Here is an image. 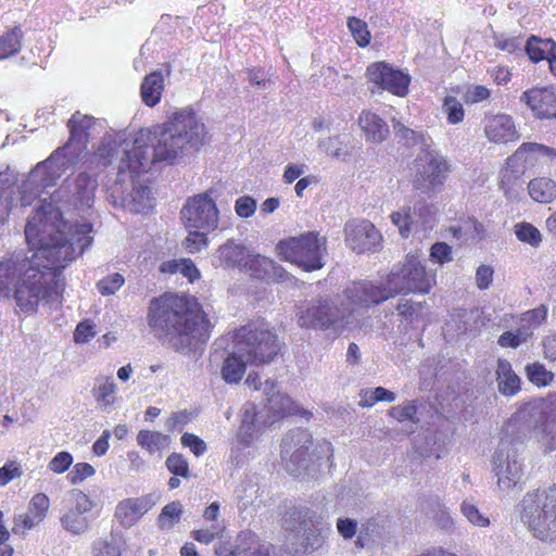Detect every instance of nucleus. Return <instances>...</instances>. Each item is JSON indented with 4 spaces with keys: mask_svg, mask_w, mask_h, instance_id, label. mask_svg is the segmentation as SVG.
<instances>
[{
    "mask_svg": "<svg viewBox=\"0 0 556 556\" xmlns=\"http://www.w3.org/2000/svg\"><path fill=\"white\" fill-rule=\"evenodd\" d=\"M88 222L67 225L61 211L42 201L25 226L29 243H40L31 257L14 251L0 261V301L13 299L20 313L37 312L40 302L56 301L64 283L61 270L92 243Z\"/></svg>",
    "mask_w": 556,
    "mask_h": 556,
    "instance_id": "f257e3e1",
    "label": "nucleus"
},
{
    "mask_svg": "<svg viewBox=\"0 0 556 556\" xmlns=\"http://www.w3.org/2000/svg\"><path fill=\"white\" fill-rule=\"evenodd\" d=\"M149 325L168 349L189 355L201 352L211 323L194 298L164 295L151 302Z\"/></svg>",
    "mask_w": 556,
    "mask_h": 556,
    "instance_id": "f03ea898",
    "label": "nucleus"
},
{
    "mask_svg": "<svg viewBox=\"0 0 556 556\" xmlns=\"http://www.w3.org/2000/svg\"><path fill=\"white\" fill-rule=\"evenodd\" d=\"M190 151L175 134L168 122L153 129H141L130 143L122 138L109 139L98 149L99 157L112 164L116 155H122L121 168L148 172L151 165L160 162L172 164Z\"/></svg>",
    "mask_w": 556,
    "mask_h": 556,
    "instance_id": "7ed1b4c3",
    "label": "nucleus"
},
{
    "mask_svg": "<svg viewBox=\"0 0 556 556\" xmlns=\"http://www.w3.org/2000/svg\"><path fill=\"white\" fill-rule=\"evenodd\" d=\"M97 125L93 116L75 112L67 122L68 141L58 148L47 160L38 163L21 185V205L29 206L45 192L54 186L65 168L78 161L86 152L91 131Z\"/></svg>",
    "mask_w": 556,
    "mask_h": 556,
    "instance_id": "20e7f679",
    "label": "nucleus"
},
{
    "mask_svg": "<svg viewBox=\"0 0 556 556\" xmlns=\"http://www.w3.org/2000/svg\"><path fill=\"white\" fill-rule=\"evenodd\" d=\"M233 349L253 365L268 364L281 349L277 333L265 320H253L233 333Z\"/></svg>",
    "mask_w": 556,
    "mask_h": 556,
    "instance_id": "39448f33",
    "label": "nucleus"
},
{
    "mask_svg": "<svg viewBox=\"0 0 556 556\" xmlns=\"http://www.w3.org/2000/svg\"><path fill=\"white\" fill-rule=\"evenodd\" d=\"M521 521L534 536L556 540V484L542 492H528L519 504Z\"/></svg>",
    "mask_w": 556,
    "mask_h": 556,
    "instance_id": "423d86ee",
    "label": "nucleus"
},
{
    "mask_svg": "<svg viewBox=\"0 0 556 556\" xmlns=\"http://www.w3.org/2000/svg\"><path fill=\"white\" fill-rule=\"evenodd\" d=\"M118 160L115 180L108 186V200L115 207H122L132 213L147 214L154 205V198L149 186L135 181V174L140 170L121 168L122 155H116L113 162Z\"/></svg>",
    "mask_w": 556,
    "mask_h": 556,
    "instance_id": "0eeeda50",
    "label": "nucleus"
},
{
    "mask_svg": "<svg viewBox=\"0 0 556 556\" xmlns=\"http://www.w3.org/2000/svg\"><path fill=\"white\" fill-rule=\"evenodd\" d=\"M296 317L299 326L307 329L327 330L359 325L353 308L341 307L328 298L311 300L306 305L299 307Z\"/></svg>",
    "mask_w": 556,
    "mask_h": 556,
    "instance_id": "6e6552de",
    "label": "nucleus"
},
{
    "mask_svg": "<svg viewBox=\"0 0 556 556\" xmlns=\"http://www.w3.org/2000/svg\"><path fill=\"white\" fill-rule=\"evenodd\" d=\"M326 243L325 237L308 231L299 237L280 241L277 247L286 261L296 264L305 271H313L325 265Z\"/></svg>",
    "mask_w": 556,
    "mask_h": 556,
    "instance_id": "1a4fd4ad",
    "label": "nucleus"
},
{
    "mask_svg": "<svg viewBox=\"0 0 556 556\" xmlns=\"http://www.w3.org/2000/svg\"><path fill=\"white\" fill-rule=\"evenodd\" d=\"M312 447L313 437L306 429H292L283 437L281 460L291 476L304 478L309 475L315 458H319Z\"/></svg>",
    "mask_w": 556,
    "mask_h": 556,
    "instance_id": "9d476101",
    "label": "nucleus"
},
{
    "mask_svg": "<svg viewBox=\"0 0 556 556\" xmlns=\"http://www.w3.org/2000/svg\"><path fill=\"white\" fill-rule=\"evenodd\" d=\"M450 173L451 164L440 151L424 150L416 159L413 187L420 194L431 198L442 190Z\"/></svg>",
    "mask_w": 556,
    "mask_h": 556,
    "instance_id": "9b49d317",
    "label": "nucleus"
},
{
    "mask_svg": "<svg viewBox=\"0 0 556 556\" xmlns=\"http://www.w3.org/2000/svg\"><path fill=\"white\" fill-rule=\"evenodd\" d=\"M521 419L527 420L538 441L545 451L556 445V394H549L538 404L523 407L519 412Z\"/></svg>",
    "mask_w": 556,
    "mask_h": 556,
    "instance_id": "f8f14e48",
    "label": "nucleus"
},
{
    "mask_svg": "<svg viewBox=\"0 0 556 556\" xmlns=\"http://www.w3.org/2000/svg\"><path fill=\"white\" fill-rule=\"evenodd\" d=\"M387 282L393 296L410 292L425 294L430 291L434 282V275L427 273L417 256L407 255L402 267L389 274Z\"/></svg>",
    "mask_w": 556,
    "mask_h": 556,
    "instance_id": "ddd939ff",
    "label": "nucleus"
},
{
    "mask_svg": "<svg viewBox=\"0 0 556 556\" xmlns=\"http://www.w3.org/2000/svg\"><path fill=\"white\" fill-rule=\"evenodd\" d=\"M313 517V513L307 507H294L283 518L285 530L302 539L300 545L294 548L296 553H313L324 543Z\"/></svg>",
    "mask_w": 556,
    "mask_h": 556,
    "instance_id": "4468645a",
    "label": "nucleus"
},
{
    "mask_svg": "<svg viewBox=\"0 0 556 556\" xmlns=\"http://www.w3.org/2000/svg\"><path fill=\"white\" fill-rule=\"evenodd\" d=\"M492 468L502 492L508 493L519 483L522 468L510 441L502 440L498 443L492 456Z\"/></svg>",
    "mask_w": 556,
    "mask_h": 556,
    "instance_id": "2eb2a0df",
    "label": "nucleus"
},
{
    "mask_svg": "<svg viewBox=\"0 0 556 556\" xmlns=\"http://www.w3.org/2000/svg\"><path fill=\"white\" fill-rule=\"evenodd\" d=\"M219 213L211 191L198 194L187 201L181 210V218L188 228L212 231L217 228Z\"/></svg>",
    "mask_w": 556,
    "mask_h": 556,
    "instance_id": "dca6fc26",
    "label": "nucleus"
},
{
    "mask_svg": "<svg viewBox=\"0 0 556 556\" xmlns=\"http://www.w3.org/2000/svg\"><path fill=\"white\" fill-rule=\"evenodd\" d=\"M97 180L87 173H79L75 177H67L62 186L54 192L58 201L73 204L77 210H90L97 189Z\"/></svg>",
    "mask_w": 556,
    "mask_h": 556,
    "instance_id": "f3484780",
    "label": "nucleus"
},
{
    "mask_svg": "<svg viewBox=\"0 0 556 556\" xmlns=\"http://www.w3.org/2000/svg\"><path fill=\"white\" fill-rule=\"evenodd\" d=\"M344 296L348 301L346 308L354 309V316L357 318V309H367L379 305L393 298L389 283L386 286L376 285L370 280H359L352 282L344 290Z\"/></svg>",
    "mask_w": 556,
    "mask_h": 556,
    "instance_id": "a211bd4d",
    "label": "nucleus"
},
{
    "mask_svg": "<svg viewBox=\"0 0 556 556\" xmlns=\"http://www.w3.org/2000/svg\"><path fill=\"white\" fill-rule=\"evenodd\" d=\"M168 123L189 151L199 150L206 143V127L193 111L186 109L175 112Z\"/></svg>",
    "mask_w": 556,
    "mask_h": 556,
    "instance_id": "6ab92c4d",
    "label": "nucleus"
},
{
    "mask_svg": "<svg viewBox=\"0 0 556 556\" xmlns=\"http://www.w3.org/2000/svg\"><path fill=\"white\" fill-rule=\"evenodd\" d=\"M346 244L356 253L375 251L382 237L369 220H350L344 226Z\"/></svg>",
    "mask_w": 556,
    "mask_h": 556,
    "instance_id": "aec40b11",
    "label": "nucleus"
},
{
    "mask_svg": "<svg viewBox=\"0 0 556 556\" xmlns=\"http://www.w3.org/2000/svg\"><path fill=\"white\" fill-rule=\"evenodd\" d=\"M367 76L370 81L395 96L404 97L408 91L409 76L384 62L370 64L367 67Z\"/></svg>",
    "mask_w": 556,
    "mask_h": 556,
    "instance_id": "412c9836",
    "label": "nucleus"
},
{
    "mask_svg": "<svg viewBox=\"0 0 556 556\" xmlns=\"http://www.w3.org/2000/svg\"><path fill=\"white\" fill-rule=\"evenodd\" d=\"M156 500L154 494L125 498L116 505L114 517L123 528H131L155 505Z\"/></svg>",
    "mask_w": 556,
    "mask_h": 556,
    "instance_id": "4be33fe9",
    "label": "nucleus"
},
{
    "mask_svg": "<svg viewBox=\"0 0 556 556\" xmlns=\"http://www.w3.org/2000/svg\"><path fill=\"white\" fill-rule=\"evenodd\" d=\"M525 102L539 118L556 117V96L551 88H532L522 93Z\"/></svg>",
    "mask_w": 556,
    "mask_h": 556,
    "instance_id": "5701e85b",
    "label": "nucleus"
},
{
    "mask_svg": "<svg viewBox=\"0 0 556 556\" xmlns=\"http://www.w3.org/2000/svg\"><path fill=\"white\" fill-rule=\"evenodd\" d=\"M251 251L252 249L244 244L229 239L217 249L214 258L224 268H239L243 270L249 256H251Z\"/></svg>",
    "mask_w": 556,
    "mask_h": 556,
    "instance_id": "b1692460",
    "label": "nucleus"
},
{
    "mask_svg": "<svg viewBox=\"0 0 556 556\" xmlns=\"http://www.w3.org/2000/svg\"><path fill=\"white\" fill-rule=\"evenodd\" d=\"M485 136L494 143H507L518 139L513 118L506 114H498L489 119Z\"/></svg>",
    "mask_w": 556,
    "mask_h": 556,
    "instance_id": "393cba45",
    "label": "nucleus"
},
{
    "mask_svg": "<svg viewBox=\"0 0 556 556\" xmlns=\"http://www.w3.org/2000/svg\"><path fill=\"white\" fill-rule=\"evenodd\" d=\"M358 125L365 134L366 140L381 143L389 137L388 124L376 113L363 111L358 116Z\"/></svg>",
    "mask_w": 556,
    "mask_h": 556,
    "instance_id": "a878e982",
    "label": "nucleus"
},
{
    "mask_svg": "<svg viewBox=\"0 0 556 556\" xmlns=\"http://www.w3.org/2000/svg\"><path fill=\"white\" fill-rule=\"evenodd\" d=\"M393 131L397 142L406 148L419 146L421 151L428 150L433 144L432 138L425 131H416L401 121L393 119Z\"/></svg>",
    "mask_w": 556,
    "mask_h": 556,
    "instance_id": "bb28decb",
    "label": "nucleus"
},
{
    "mask_svg": "<svg viewBox=\"0 0 556 556\" xmlns=\"http://www.w3.org/2000/svg\"><path fill=\"white\" fill-rule=\"evenodd\" d=\"M280 267H277L268 257H265L261 254L254 253L251 251V256H249L243 270L249 273L253 278L267 280L278 275V270Z\"/></svg>",
    "mask_w": 556,
    "mask_h": 556,
    "instance_id": "cd10ccee",
    "label": "nucleus"
},
{
    "mask_svg": "<svg viewBox=\"0 0 556 556\" xmlns=\"http://www.w3.org/2000/svg\"><path fill=\"white\" fill-rule=\"evenodd\" d=\"M496 380L498 391L504 395H514L520 389V379L507 359L497 361Z\"/></svg>",
    "mask_w": 556,
    "mask_h": 556,
    "instance_id": "c85d7f7f",
    "label": "nucleus"
},
{
    "mask_svg": "<svg viewBox=\"0 0 556 556\" xmlns=\"http://www.w3.org/2000/svg\"><path fill=\"white\" fill-rule=\"evenodd\" d=\"M164 89V78L161 72L147 75L141 84V98L148 106L156 105Z\"/></svg>",
    "mask_w": 556,
    "mask_h": 556,
    "instance_id": "c756f323",
    "label": "nucleus"
},
{
    "mask_svg": "<svg viewBox=\"0 0 556 556\" xmlns=\"http://www.w3.org/2000/svg\"><path fill=\"white\" fill-rule=\"evenodd\" d=\"M275 382L271 380H266L264 382V393L267 396L268 409L278 416L291 414V399L288 395L280 393L279 391H275Z\"/></svg>",
    "mask_w": 556,
    "mask_h": 556,
    "instance_id": "7c9ffc66",
    "label": "nucleus"
},
{
    "mask_svg": "<svg viewBox=\"0 0 556 556\" xmlns=\"http://www.w3.org/2000/svg\"><path fill=\"white\" fill-rule=\"evenodd\" d=\"M48 508V496L43 493H37L29 503L28 513L20 515L18 520L23 522L25 529H31L45 518Z\"/></svg>",
    "mask_w": 556,
    "mask_h": 556,
    "instance_id": "2f4dec72",
    "label": "nucleus"
},
{
    "mask_svg": "<svg viewBox=\"0 0 556 556\" xmlns=\"http://www.w3.org/2000/svg\"><path fill=\"white\" fill-rule=\"evenodd\" d=\"M528 190L530 197L540 203H551L556 198V182L547 177L532 179Z\"/></svg>",
    "mask_w": 556,
    "mask_h": 556,
    "instance_id": "473e14b6",
    "label": "nucleus"
},
{
    "mask_svg": "<svg viewBox=\"0 0 556 556\" xmlns=\"http://www.w3.org/2000/svg\"><path fill=\"white\" fill-rule=\"evenodd\" d=\"M247 364H250V362H247L245 357H241L233 349L222 367V376L225 381L228 383L239 382L244 375Z\"/></svg>",
    "mask_w": 556,
    "mask_h": 556,
    "instance_id": "72a5a7b5",
    "label": "nucleus"
},
{
    "mask_svg": "<svg viewBox=\"0 0 556 556\" xmlns=\"http://www.w3.org/2000/svg\"><path fill=\"white\" fill-rule=\"evenodd\" d=\"M117 387L112 377H100L92 389V395L102 407L114 404Z\"/></svg>",
    "mask_w": 556,
    "mask_h": 556,
    "instance_id": "f704fd0d",
    "label": "nucleus"
},
{
    "mask_svg": "<svg viewBox=\"0 0 556 556\" xmlns=\"http://www.w3.org/2000/svg\"><path fill=\"white\" fill-rule=\"evenodd\" d=\"M85 514L74 511L67 508V511L61 517L60 522L64 530L73 535H83L90 529V522Z\"/></svg>",
    "mask_w": 556,
    "mask_h": 556,
    "instance_id": "c9c22d12",
    "label": "nucleus"
},
{
    "mask_svg": "<svg viewBox=\"0 0 556 556\" xmlns=\"http://www.w3.org/2000/svg\"><path fill=\"white\" fill-rule=\"evenodd\" d=\"M23 31L15 26L0 36V60L15 55L22 48Z\"/></svg>",
    "mask_w": 556,
    "mask_h": 556,
    "instance_id": "e433bc0d",
    "label": "nucleus"
},
{
    "mask_svg": "<svg viewBox=\"0 0 556 556\" xmlns=\"http://www.w3.org/2000/svg\"><path fill=\"white\" fill-rule=\"evenodd\" d=\"M137 443L150 454L164 450L169 445V437L157 431L140 430Z\"/></svg>",
    "mask_w": 556,
    "mask_h": 556,
    "instance_id": "4c0bfd02",
    "label": "nucleus"
},
{
    "mask_svg": "<svg viewBox=\"0 0 556 556\" xmlns=\"http://www.w3.org/2000/svg\"><path fill=\"white\" fill-rule=\"evenodd\" d=\"M530 153H543L545 155H555L554 150L549 147L535 142H526L522 143L515 151V153L507 159V165L514 166L518 162H528L527 154Z\"/></svg>",
    "mask_w": 556,
    "mask_h": 556,
    "instance_id": "58836bf2",
    "label": "nucleus"
},
{
    "mask_svg": "<svg viewBox=\"0 0 556 556\" xmlns=\"http://www.w3.org/2000/svg\"><path fill=\"white\" fill-rule=\"evenodd\" d=\"M554 47V40L552 39H540L535 36H531L525 46V50L531 61L540 62L547 58L549 49Z\"/></svg>",
    "mask_w": 556,
    "mask_h": 556,
    "instance_id": "ea45409f",
    "label": "nucleus"
},
{
    "mask_svg": "<svg viewBox=\"0 0 556 556\" xmlns=\"http://www.w3.org/2000/svg\"><path fill=\"white\" fill-rule=\"evenodd\" d=\"M162 271H168L170 274L180 273L185 277L189 278L190 281H193L195 278H199L200 273L190 260H174L166 263H163L161 266Z\"/></svg>",
    "mask_w": 556,
    "mask_h": 556,
    "instance_id": "a19ab883",
    "label": "nucleus"
},
{
    "mask_svg": "<svg viewBox=\"0 0 556 556\" xmlns=\"http://www.w3.org/2000/svg\"><path fill=\"white\" fill-rule=\"evenodd\" d=\"M514 232L519 241L528 243L532 248H538L542 243L540 230L530 223H517L514 226Z\"/></svg>",
    "mask_w": 556,
    "mask_h": 556,
    "instance_id": "79ce46f5",
    "label": "nucleus"
},
{
    "mask_svg": "<svg viewBox=\"0 0 556 556\" xmlns=\"http://www.w3.org/2000/svg\"><path fill=\"white\" fill-rule=\"evenodd\" d=\"M460 511L472 526L485 528L490 526V519L483 515L472 498H465L460 504Z\"/></svg>",
    "mask_w": 556,
    "mask_h": 556,
    "instance_id": "37998d69",
    "label": "nucleus"
},
{
    "mask_svg": "<svg viewBox=\"0 0 556 556\" xmlns=\"http://www.w3.org/2000/svg\"><path fill=\"white\" fill-rule=\"evenodd\" d=\"M182 513V505L178 501L165 505L159 515V526L162 529L170 528L178 522Z\"/></svg>",
    "mask_w": 556,
    "mask_h": 556,
    "instance_id": "c03bdc74",
    "label": "nucleus"
},
{
    "mask_svg": "<svg viewBox=\"0 0 556 556\" xmlns=\"http://www.w3.org/2000/svg\"><path fill=\"white\" fill-rule=\"evenodd\" d=\"M528 379L538 387L547 386L554 378V374L540 363H532L526 367Z\"/></svg>",
    "mask_w": 556,
    "mask_h": 556,
    "instance_id": "a18cd8bd",
    "label": "nucleus"
},
{
    "mask_svg": "<svg viewBox=\"0 0 556 556\" xmlns=\"http://www.w3.org/2000/svg\"><path fill=\"white\" fill-rule=\"evenodd\" d=\"M348 27L359 47L369 45L371 36L364 21L357 17H349Z\"/></svg>",
    "mask_w": 556,
    "mask_h": 556,
    "instance_id": "49530a36",
    "label": "nucleus"
},
{
    "mask_svg": "<svg viewBox=\"0 0 556 556\" xmlns=\"http://www.w3.org/2000/svg\"><path fill=\"white\" fill-rule=\"evenodd\" d=\"M67 502L71 504L68 509L86 514L94 507V503L83 491L74 489L68 492Z\"/></svg>",
    "mask_w": 556,
    "mask_h": 556,
    "instance_id": "de8ad7c7",
    "label": "nucleus"
},
{
    "mask_svg": "<svg viewBox=\"0 0 556 556\" xmlns=\"http://www.w3.org/2000/svg\"><path fill=\"white\" fill-rule=\"evenodd\" d=\"M392 223L399 228L400 235L407 238L410 233V225L413 224L412 207L403 206L400 211L391 214Z\"/></svg>",
    "mask_w": 556,
    "mask_h": 556,
    "instance_id": "09e8293b",
    "label": "nucleus"
},
{
    "mask_svg": "<svg viewBox=\"0 0 556 556\" xmlns=\"http://www.w3.org/2000/svg\"><path fill=\"white\" fill-rule=\"evenodd\" d=\"M389 415L399 422L412 421L417 424L419 419L417 415V406L414 401L406 402L404 405L393 406Z\"/></svg>",
    "mask_w": 556,
    "mask_h": 556,
    "instance_id": "8fccbe9b",
    "label": "nucleus"
},
{
    "mask_svg": "<svg viewBox=\"0 0 556 556\" xmlns=\"http://www.w3.org/2000/svg\"><path fill=\"white\" fill-rule=\"evenodd\" d=\"M319 148L337 159L348 155L346 144L340 136L328 137L320 140Z\"/></svg>",
    "mask_w": 556,
    "mask_h": 556,
    "instance_id": "3c124183",
    "label": "nucleus"
},
{
    "mask_svg": "<svg viewBox=\"0 0 556 556\" xmlns=\"http://www.w3.org/2000/svg\"><path fill=\"white\" fill-rule=\"evenodd\" d=\"M494 46L508 53L520 52L522 47V39L518 36L508 37L504 34H493Z\"/></svg>",
    "mask_w": 556,
    "mask_h": 556,
    "instance_id": "603ef678",
    "label": "nucleus"
},
{
    "mask_svg": "<svg viewBox=\"0 0 556 556\" xmlns=\"http://www.w3.org/2000/svg\"><path fill=\"white\" fill-rule=\"evenodd\" d=\"M165 464H166L167 469L174 476L188 478L190 475L188 462L181 454H177V453L170 454L167 457Z\"/></svg>",
    "mask_w": 556,
    "mask_h": 556,
    "instance_id": "864d4df0",
    "label": "nucleus"
},
{
    "mask_svg": "<svg viewBox=\"0 0 556 556\" xmlns=\"http://www.w3.org/2000/svg\"><path fill=\"white\" fill-rule=\"evenodd\" d=\"M93 556H121L122 549L114 541L98 539L92 543Z\"/></svg>",
    "mask_w": 556,
    "mask_h": 556,
    "instance_id": "5fc2aeb1",
    "label": "nucleus"
},
{
    "mask_svg": "<svg viewBox=\"0 0 556 556\" xmlns=\"http://www.w3.org/2000/svg\"><path fill=\"white\" fill-rule=\"evenodd\" d=\"M443 110L447 115V121L450 124H458L464 118L463 105L454 97H446L444 99Z\"/></svg>",
    "mask_w": 556,
    "mask_h": 556,
    "instance_id": "6e6d98bb",
    "label": "nucleus"
},
{
    "mask_svg": "<svg viewBox=\"0 0 556 556\" xmlns=\"http://www.w3.org/2000/svg\"><path fill=\"white\" fill-rule=\"evenodd\" d=\"M208 231H204L203 229H195L194 231H190L188 237L185 239V248L189 253L199 252L202 248L207 245V235Z\"/></svg>",
    "mask_w": 556,
    "mask_h": 556,
    "instance_id": "4d7b16f0",
    "label": "nucleus"
},
{
    "mask_svg": "<svg viewBox=\"0 0 556 556\" xmlns=\"http://www.w3.org/2000/svg\"><path fill=\"white\" fill-rule=\"evenodd\" d=\"M124 277L116 273L101 279L97 283V288L102 295H112L124 285Z\"/></svg>",
    "mask_w": 556,
    "mask_h": 556,
    "instance_id": "13d9d810",
    "label": "nucleus"
},
{
    "mask_svg": "<svg viewBox=\"0 0 556 556\" xmlns=\"http://www.w3.org/2000/svg\"><path fill=\"white\" fill-rule=\"evenodd\" d=\"M248 80L251 85L257 86L263 90H271L274 81L267 78L266 73L263 68H248L247 70Z\"/></svg>",
    "mask_w": 556,
    "mask_h": 556,
    "instance_id": "bf43d9fd",
    "label": "nucleus"
},
{
    "mask_svg": "<svg viewBox=\"0 0 556 556\" xmlns=\"http://www.w3.org/2000/svg\"><path fill=\"white\" fill-rule=\"evenodd\" d=\"M256 210V200L250 195H243L236 200L235 211L242 218L251 217Z\"/></svg>",
    "mask_w": 556,
    "mask_h": 556,
    "instance_id": "052dcab7",
    "label": "nucleus"
},
{
    "mask_svg": "<svg viewBox=\"0 0 556 556\" xmlns=\"http://www.w3.org/2000/svg\"><path fill=\"white\" fill-rule=\"evenodd\" d=\"M430 257L439 264L448 263L453 260L452 248L445 242H435L430 249Z\"/></svg>",
    "mask_w": 556,
    "mask_h": 556,
    "instance_id": "680f3d73",
    "label": "nucleus"
},
{
    "mask_svg": "<svg viewBox=\"0 0 556 556\" xmlns=\"http://www.w3.org/2000/svg\"><path fill=\"white\" fill-rule=\"evenodd\" d=\"M94 475V468L88 463H78L68 473L67 478L73 484L84 481Z\"/></svg>",
    "mask_w": 556,
    "mask_h": 556,
    "instance_id": "e2e57ef3",
    "label": "nucleus"
},
{
    "mask_svg": "<svg viewBox=\"0 0 556 556\" xmlns=\"http://www.w3.org/2000/svg\"><path fill=\"white\" fill-rule=\"evenodd\" d=\"M73 463V457L67 452L58 453L49 463V469L56 473H62L68 469Z\"/></svg>",
    "mask_w": 556,
    "mask_h": 556,
    "instance_id": "0e129e2a",
    "label": "nucleus"
},
{
    "mask_svg": "<svg viewBox=\"0 0 556 556\" xmlns=\"http://www.w3.org/2000/svg\"><path fill=\"white\" fill-rule=\"evenodd\" d=\"M94 325L89 320L80 321L74 332V340L76 343H86L96 336L93 330Z\"/></svg>",
    "mask_w": 556,
    "mask_h": 556,
    "instance_id": "69168bd1",
    "label": "nucleus"
},
{
    "mask_svg": "<svg viewBox=\"0 0 556 556\" xmlns=\"http://www.w3.org/2000/svg\"><path fill=\"white\" fill-rule=\"evenodd\" d=\"M181 444L190 447L195 456H200L206 451L205 442L192 433H184L181 437Z\"/></svg>",
    "mask_w": 556,
    "mask_h": 556,
    "instance_id": "338daca9",
    "label": "nucleus"
},
{
    "mask_svg": "<svg viewBox=\"0 0 556 556\" xmlns=\"http://www.w3.org/2000/svg\"><path fill=\"white\" fill-rule=\"evenodd\" d=\"M21 475L22 469L17 463L11 462L9 464H5L3 467L0 468V485H7L14 478L21 477Z\"/></svg>",
    "mask_w": 556,
    "mask_h": 556,
    "instance_id": "774afa93",
    "label": "nucleus"
}]
</instances>
